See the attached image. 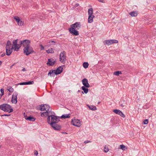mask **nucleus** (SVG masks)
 <instances>
[{
    "instance_id": "obj_1",
    "label": "nucleus",
    "mask_w": 156,
    "mask_h": 156,
    "mask_svg": "<svg viewBox=\"0 0 156 156\" xmlns=\"http://www.w3.org/2000/svg\"><path fill=\"white\" fill-rule=\"evenodd\" d=\"M54 112H52V114L48 116L47 118V122L51 125H53L54 123H58L59 121V117L55 116Z\"/></svg>"
},
{
    "instance_id": "obj_2",
    "label": "nucleus",
    "mask_w": 156,
    "mask_h": 156,
    "mask_svg": "<svg viewBox=\"0 0 156 156\" xmlns=\"http://www.w3.org/2000/svg\"><path fill=\"white\" fill-rule=\"evenodd\" d=\"M0 109L4 112H8L9 113L12 112L13 111L11 106L6 104H4L0 105Z\"/></svg>"
},
{
    "instance_id": "obj_3",
    "label": "nucleus",
    "mask_w": 156,
    "mask_h": 156,
    "mask_svg": "<svg viewBox=\"0 0 156 156\" xmlns=\"http://www.w3.org/2000/svg\"><path fill=\"white\" fill-rule=\"evenodd\" d=\"M5 48L6 55L8 56L10 55L12 52L13 47L9 41H7Z\"/></svg>"
},
{
    "instance_id": "obj_4",
    "label": "nucleus",
    "mask_w": 156,
    "mask_h": 156,
    "mask_svg": "<svg viewBox=\"0 0 156 156\" xmlns=\"http://www.w3.org/2000/svg\"><path fill=\"white\" fill-rule=\"evenodd\" d=\"M23 52V53L27 56L34 52L33 48L30 47V45L24 48Z\"/></svg>"
},
{
    "instance_id": "obj_5",
    "label": "nucleus",
    "mask_w": 156,
    "mask_h": 156,
    "mask_svg": "<svg viewBox=\"0 0 156 156\" xmlns=\"http://www.w3.org/2000/svg\"><path fill=\"white\" fill-rule=\"evenodd\" d=\"M93 10L92 8H90L88 10V15H89L88 19V22L91 23L93 22V19L95 17L93 15Z\"/></svg>"
},
{
    "instance_id": "obj_6",
    "label": "nucleus",
    "mask_w": 156,
    "mask_h": 156,
    "mask_svg": "<svg viewBox=\"0 0 156 156\" xmlns=\"http://www.w3.org/2000/svg\"><path fill=\"white\" fill-rule=\"evenodd\" d=\"M66 52L63 51L59 55V61L63 64L66 63Z\"/></svg>"
},
{
    "instance_id": "obj_7",
    "label": "nucleus",
    "mask_w": 156,
    "mask_h": 156,
    "mask_svg": "<svg viewBox=\"0 0 156 156\" xmlns=\"http://www.w3.org/2000/svg\"><path fill=\"white\" fill-rule=\"evenodd\" d=\"M38 109L40 110L43 111H49L50 106L48 104H43L39 105Z\"/></svg>"
},
{
    "instance_id": "obj_8",
    "label": "nucleus",
    "mask_w": 156,
    "mask_h": 156,
    "mask_svg": "<svg viewBox=\"0 0 156 156\" xmlns=\"http://www.w3.org/2000/svg\"><path fill=\"white\" fill-rule=\"evenodd\" d=\"M18 40V39L14 40L13 41V44L14 46V49L15 51H18L21 47L20 43L19 44H17Z\"/></svg>"
},
{
    "instance_id": "obj_9",
    "label": "nucleus",
    "mask_w": 156,
    "mask_h": 156,
    "mask_svg": "<svg viewBox=\"0 0 156 156\" xmlns=\"http://www.w3.org/2000/svg\"><path fill=\"white\" fill-rule=\"evenodd\" d=\"M20 43L21 45H23L24 48H25L30 45V41L26 39L20 41Z\"/></svg>"
},
{
    "instance_id": "obj_10",
    "label": "nucleus",
    "mask_w": 156,
    "mask_h": 156,
    "mask_svg": "<svg viewBox=\"0 0 156 156\" xmlns=\"http://www.w3.org/2000/svg\"><path fill=\"white\" fill-rule=\"evenodd\" d=\"M71 124L72 125L78 127L81 126L80 120L77 119H72L71 121Z\"/></svg>"
},
{
    "instance_id": "obj_11",
    "label": "nucleus",
    "mask_w": 156,
    "mask_h": 156,
    "mask_svg": "<svg viewBox=\"0 0 156 156\" xmlns=\"http://www.w3.org/2000/svg\"><path fill=\"white\" fill-rule=\"evenodd\" d=\"M118 42V40L115 39L105 40L104 41V43H105L108 45H110L114 43H117Z\"/></svg>"
},
{
    "instance_id": "obj_12",
    "label": "nucleus",
    "mask_w": 156,
    "mask_h": 156,
    "mask_svg": "<svg viewBox=\"0 0 156 156\" xmlns=\"http://www.w3.org/2000/svg\"><path fill=\"white\" fill-rule=\"evenodd\" d=\"M18 93L17 92H14L12 95L11 102L12 103L16 104L17 102V96Z\"/></svg>"
},
{
    "instance_id": "obj_13",
    "label": "nucleus",
    "mask_w": 156,
    "mask_h": 156,
    "mask_svg": "<svg viewBox=\"0 0 156 156\" xmlns=\"http://www.w3.org/2000/svg\"><path fill=\"white\" fill-rule=\"evenodd\" d=\"M14 19L17 22L18 25L20 26H23L24 24V22L21 20L18 16H15L14 17Z\"/></svg>"
},
{
    "instance_id": "obj_14",
    "label": "nucleus",
    "mask_w": 156,
    "mask_h": 156,
    "mask_svg": "<svg viewBox=\"0 0 156 156\" xmlns=\"http://www.w3.org/2000/svg\"><path fill=\"white\" fill-rule=\"evenodd\" d=\"M113 112L121 116V117L124 118L125 117V115L123 113V112L121 111L120 110L118 109H114Z\"/></svg>"
},
{
    "instance_id": "obj_15",
    "label": "nucleus",
    "mask_w": 156,
    "mask_h": 156,
    "mask_svg": "<svg viewBox=\"0 0 156 156\" xmlns=\"http://www.w3.org/2000/svg\"><path fill=\"white\" fill-rule=\"evenodd\" d=\"M56 62V60H54L53 58H51L48 59L47 64L49 66H52L54 65Z\"/></svg>"
},
{
    "instance_id": "obj_16",
    "label": "nucleus",
    "mask_w": 156,
    "mask_h": 156,
    "mask_svg": "<svg viewBox=\"0 0 156 156\" xmlns=\"http://www.w3.org/2000/svg\"><path fill=\"white\" fill-rule=\"evenodd\" d=\"M76 29L73 28H69V31L70 33L73 34V35L77 36L79 35V32L77 31Z\"/></svg>"
},
{
    "instance_id": "obj_17",
    "label": "nucleus",
    "mask_w": 156,
    "mask_h": 156,
    "mask_svg": "<svg viewBox=\"0 0 156 156\" xmlns=\"http://www.w3.org/2000/svg\"><path fill=\"white\" fill-rule=\"evenodd\" d=\"M80 27V23L76 22L75 23L71 25L70 28H73L76 30H78Z\"/></svg>"
},
{
    "instance_id": "obj_18",
    "label": "nucleus",
    "mask_w": 156,
    "mask_h": 156,
    "mask_svg": "<svg viewBox=\"0 0 156 156\" xmlns=\"http://www.w3.org/2000/svg\"><path fill=\"white\" fill-rule=\"evenodd\" d=\"M64 66H59L56 70H55L56 75H58L62 72L63 69L62 67Z\"/></svg>"
},
{
    "instance_id": "obj_19",
    "label": "nucleus",
    "mask_w": 156,
    "mask_h": 156,
    "mask_svg": "<svg viewBox=\"0 0 156 156\" xmlns=\"http://www.w3.org/2000/svg\"><path fill=\"white\" fill-rule=\"evenodd\" d=\"M82 83L83 85V86H85L87 88L90 87V85L88 83V80L87 79H83L82 80Z\"/></svg>"
},
{
    "instance_id": "obj_20",
    "label": "nucleus",
    "mask_w": 156,
    "mask_h": 156,
    "mask_svg": "<svg viewBox=\"0 0 156 156\" xmlns=\"http://www.w3.org/2000/svg\"><path fill=\"white\" fill-rule=\"evenodd\" d=\"M51 110L49 111H46V112H42L41 114V116L42 117H46L47 116L48 117L51 114H52V112L51 111Z\"/></svg>"
},
{
    "instance_id": "obj_21",
    "label": "nucleus",
    "mask_w": 156,
    "mask_h": 156,
    "mask_svg": "<svg viewBox=\"0 0 156 156\" xmlns=\"http://www.w3.org/2000/svg\"><path fill=\"white\" fill-rule=\"evenodd\" d=\"M56 123H54L53 125H51V126L55 130H59L61 129V126Z\"/></svg>"
},
{
    "instance_id": "obj_22",
    "label": "nucleus",
    "mask_w": 156,
    "mask_h": 156,
    "mask_svg": "<svg viewBox=\"0 0 156 156\" xmlns=\"http://www.w3.org/2000/svg\"><path fill=\"white\" fill-rule=\"evenodd\" d=\"M24 118L26 120L28 121L34 122L35 120V118L31 116H27L26 115L24 116Z\"/></svg>"
},
{
    "instance_id": "obj_23",
    "label": "nucleus",
    "mask_w": 156,
    "mask_h": 156,
    "mask_svg": "<svg viewBox=\"0 0 156 156\" xmlns=\"http://www.w3.org/2000/svg\"><path fill=\"white\" fill-rule=\"evenodd\" d=\"M56 75L55 70H50L49 73L48 74V76H50L54 77Z\"/></svg>"
},
{
    "instance_id": "obj_24",
    "label": "nucleus",
    "mask_w": 156,
    "mask_h": 156,
    "mask_svg": "<svg viewBox=\"0 0 156 156\" xmlns=\"http://www.w3.org/2000/svg\"><path fill=\"white\" fill-rule=\"evenodd\" d=\"M81 89L83 91H82V93L83 94H84L85 93V94H87L88 91V88L86 87L85 86H82L81 87Z\"/></svg>"
},
{
    "instance_id": "obj_25",
    "label": "nucleus",
    "mask_w": 156,
    "mask_h": 156,
    "mask_svg": "<svg viewBox=\"0 0 156 156\" xmlns=\"http://www.w3.org/2000/svg\"><path fill=\"white\" fill-rule=\"evenodd\" d=\"M129 14L132 16L136 17L137 16V12L136 11H133L129 13Z\"/></svg>"
},
{
    "instance_id": "obj_26",
    "label": "nucleus",
    "mask_w": 156,
    "mask_h": 156,
    "mask_svg": "<svg viewBox=\"0 0 156 156\" xmlns=\"http://www.w3.org/2000/svg\"><path fill=\"white\" fill-rule=\"evenodd\" d=\"M70 117V114H65L62 115L61 117V118H69Z\"/></svg>"
},
{
    "instance_id": "obj_27",
    "label": "nucleus",
    "mask_w": 156,
    "mask_h": 156,
    "mask_svg": "<svg viewBox=\"0 0 156 156\" xmlns=\"http://www.w3.org/2000/svg\"><path fill=\"white\" fill-rule=\"evenodd\" d=\"M87 106L89 108V109L93 111H94L96 110L97 108L96 106L94 105L90 106L89 105H87Z\"/></svg>"
},
{
    "instance_id": "obj_28",
    "label": "nucleus",
    "mask_w": 156,
    "mask_h": 156,
    "mask_svg": "<svg viewBox=\"0 0 156 156\" xmlns=\"http://www.w3.org/2000/svg\"><path fill=\"white\" fill-rule=\"evenodd\" d=\"M88 66L89 64L87 62H85L83 63V66L85 69H86L88 68Z\"/></svg>"
},
{
    "instance_id": "obj_29",
    "label": "nucleus",
    "mask_w": 156,
    "mask_h": 156,
    "mask_svg": "<svg viewBox=\"0 0 156 156\" xmlns=\"http://www.w3.org/2000/svg\"><path fill=\"white\" fill-rule=\"evenodd\" d=\"M120 148L123 151H125L127 149L126 147L123 144H121L120 145Z\"/></svg>"
},
{
    "instance_id": "obj_30",
    "label": "nucleus",
    "mask_w": 156,
    "mask_h": 156,
    "mask_svg": "<svg viewBox=\"0 0 156 156\" xmlns=\"http://www.w3.org/2000/svg\"><path fill=\"white\" fill-rule=\"evenodd\" d=\"M46 51L48 53H53L54 52L52 48H51L46 50Z\"/></svg>"
},
{
    "instance_id": "obj_31",
    "label": "nucleus",
    "mask_w": 156,
    "mask_h": 156,
    "mask_svg": "<svg viewBox=\"0 0 156 156\" xmlns=\"http://www.w3.org/2000/svg\"><path fill=\"white\" fill-rule=\"evenodd\" d=\"M122 73V72L120 71H116L114 73V74L116 76H119V74H121Z\"/></svg>"
},
{
    "instance_id": "obj_32",
    "label": "nucleus",
    "mask_w": 156,
    "mask_h": 156,
    "mask_svg": "<svg viewBox=\"0 0 156 156\" xmlns=\"http://www.w3.org/2000/svg\"><path fill=\"white\" fill-rule=\"evenodd\" d=\"M7 90L10 92H12L14 91L13 89L12 88V87H8Z\"/></svg>"
},
{
    "instance_id": "obj_33",
    "label": "nucleus",
    "mask_w": 156,
    "mask_h": 156,
    "mask_svg": "<svg viewBox=\"0 0 156 156\" xmlns=\"http://www.w3.org/2000/svg\"><path fill=\"white\" fill-rule=\"evenodd\" d=\"M27 85L33 84L34 83L33 81H29L26 82Z\"/></svg>"
},
{
    "instance_id": "obj_34",
    "label": "nucleus",
    "mask_w": 156,
    "mask_h": 156,
    "mask_svg": "<svg viewBox=\"0 0 156 156\" xmlns=\"http://www.w3.org/2000/svg\"><path fill=\"white\" fill-rule=\"evenodd\" d=\"M0 91L1 92V94H0L1 97H2V96L4 94V89L3 88H1L0 89Z\"/></svg>"
},
{
    "instance_id": "obj_35",
    "label": "nucleus",
    "mask_w": 156,
    "mask_h": 156,
    "mask_svg": "<svg viewBox=\"0 0 156 156\" xmlns=\"http://www.w3.org/2000/svg\"><path fill=\"white\" fill-rule=\"evenodd\" d=\"M148 119H144L143 122V123L144 124H148Z\"/></svg>"
},
{
    "instance_id": "obj_36",
    "label": "nucleus",
    "mask_w": 156,
    "mask_h": 156,
    "mask_svg": "<svg viewBox=\"0 0 156 156\" xmlns=\"http://www.w3.org/2000/svg\"><path fill=\"white\" fill-rule=\"evenodd\" d=\"M19 84L20 85H27L26 82L20 83H19Z\"/></svg>"
},
{
    "instance_id": "obj_37",
    "label": "nucleus",
    "mask_w": 156,
    "mask_h": 156,
    "mask_svg": "<svg viewBox=\"0 0 156 156\" xmlns=\"http://www.w3.org/2000/svg\"><path fill=\"white\" fill-rule=\"evenodd\" d=\"M104 151L105 152H107L108 151V149L106 147H105L104 149Z\"/></svg>"
},
{
    "instance_id": "obj_38",
    "label": "nucleus",
    "mask_w": 156,
    "mask_h": 156,
    "mask_svg": "<svg viewBox=\"0 0 156 156\" xmlns=\"http://www.w3.org/2000/svg\"><path fill=\"white\" fill-rule=\"evenodd\" d=\"M10 115V114H4V115H2V116H9Z\"/></svg>"
},
{
    "instance_id": "obj_39",
    "label": "nucleus",
    "mask_w": 156,
    "mask_h": 156,
    "mask_svg": "<svg viewBox=\"0 0 156 156\" xmlns=\"http://www.w3.org/2000/svg\"><path fill=\"white\" fill-rule=\"evenodd\" d=\"M38 153L37 151L35 150L34 151V154L35 155H37L38 154Z\"/></svg>"
},
{
    "instance_id": "obj_40",
    "label": "nucleus",
    "mask_w": 156,
    "mask_h": 156,
    "mask_svg": "<svg viewBox=\"0 0 156 156\" xmlns=\"http://www.w3.org/2000/svg\"><path fill=\"white\" fill-rule=\"evenodd\" d=\"M40 46L41 47V50H43L44 49V47L43 46H42V45H40Z\"/></svg>"
},
{
    "instance_id": "obj_41",
    "label": "nucleus",
    "mask_w": 156,
    "mask_h": 156,
    "mask_svg": "<svg viewBox=\"0 0 156 156\" xmlns=\"http://www.w3.org/2000/svg\"><path fill=\"white\" fill-rule=\"evenodd\" d=\"M5 55V53H3L1 55H0V57H3Z\"/></svg>"
},
{
    "instance_id": "obj_42",
    "label": "nucleus",
    "mask_w": 156,
    "mask_h": 156,
    "mask_svg": "<svg viewBox=\"0 0 156 156\" xmlns=\"http://www.w3.org/2000/svg\"><path fill=\"white\" fill-rule=\"evenodd\" d=\"M98 1L100 2H101L102 3H105V2L104 1V0H98Z\"/></svg>"
},
{
    "instance_id": "obj_43",
    "label": "nucleus",
    "mask_w": 156,
    "mask_h": 156,
    "mask_svg": "<svg viewBox=\"0 0 156 156\" xmlns=\"http://www.w3.org/2000/svg\"><path fill=\"white\" fill-rule=\"evenodd\" d=\"M49 42L50 43H55V41H49Z\"/></svg>"
},
{
    "instance_id": "obj_44",
    "label": "nucleus",
    "mask_w": 156,
    "mask_h": 156,
    "mask_svg": "<svg viewBox=\"0 0 156 156\" xmlns=\"http://www.w3.org/2000/svg\"><path fill=\"white\" fill-rule=\"evenodd\" d=\"M22 71H26V69H25V68H23V69L22 70Z\"/></svg>"
},
{
    "instance_id": "obj_45",
    "label": "nucleus",
    "mask_w": 156,
    "mask_h": 156,
    "mask_svg": "<svg viewBox=\"0 0 156 156\" xmlns=\"http://www.w3.org/2000/svg\"><path fill=\"white\" fill-rule=\"evenodd\" d=\"M2 64V62L1 61H0V66H1Z\"/></svg>"
},
{
    "instance_id": "obj_46",
    "label": "nucleus",
    "mask_w": 156,
    "mask_h": 156,
    "mask_svg": "<svg viewBox=\"0 0 156 156\" xmlns=\"http://www.w3.org/2000/svg\"><path fill=\"white\" fill-rule=\"evenodd\" d=\"M121 106L122 107H124V105H123V104H122L121 105Z\"/></svg>"
},
{
    "instance_id": "obj_47",
    "label": "nucleus",
    "mask_w": 156,
    "mask_h": 156,
    "mask_svg": "<svg viewBox=\"0 0 156 156\" xmlns=\"http://www.w3.org/2000/svg\"><path fill=\"white\" fill-rule=\"evenodd\" d=\"M89 141H85L84 143L85 144L89 142Z\"/></svg>"
},
{
    "instance_id": "obj_48",
    "label": "nucleus",
    "mask_w": 156,
    "mask_h": 156,
    "mask_svg": "<svg viewBox=\"0 0 156 156\" xmlns=\"http://www.w3.org/2000/svg\"><path fill=\"white\" fill-rule=\"evenodd\" d=\"M14 64H13L12 66H10V68H12L13 66H14Z\"/></svg>"
},
{
    "instance_id": "obj_49",
    "label": "nucleus",
    "mask_w": 156,
    "mask_h": 156,
    "mask_svg": "<svg viewBox=\"0 0 156 156\" xmlns=\"http://www.w3.org/2000/svg\"><path fill=\"white\" fill-rule=\"evenodd\" d=\"M80 91H81L80 90H78V91L77 92H80Z\"/></svg>"
},
{
    "instance_id": "obj_50",
    "label": "nucleus",
    "mask_w": 156,
    "mask_h": 156,
    "mask_svg": "<svg viewBox=\"0 0 156 156\" xmlns=\"http://www.w3.org/2000/svg\"><path fill=\"white\" fill-rule=\"evenodd\" d=\"M100 101H99L98 102V104H100Z\"/></svg>"
},
{
    "instance_id": "obj_51",
    "label": "nucleus",
    "mask_w": 156,
    "mask_h": 156,
    "mask_svg": "<svg viewBox=\"0 0 156 156\" xmlns=\"http://www.w3.org/2000/svg\"><path fill=\"white\" fill-rule=\"evenodd\" d=\"M79 5V4H76V6H78V5Z\"/></svg>"
},
{
    "instance_id": "obj_52",
    "label": "nucleus",
    "mask_w": 156,
    "mask_h": 156,
    "mask_svg": "<svg viewBox=\"0 0 156 156\" xmlns=\"http://www.w3.org/2000/svg\"><path fill=\"white\" fill-rule=\"evenodd\" d=\"M63 133H64V134H65V133L66 134V133H66V132H63Z\"/></svg>"
}]
</instances>
